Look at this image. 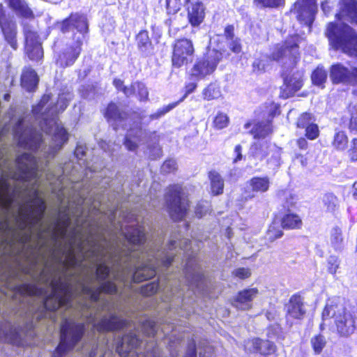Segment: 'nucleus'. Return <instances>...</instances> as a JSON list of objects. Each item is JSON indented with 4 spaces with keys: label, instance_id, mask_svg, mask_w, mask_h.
Returning a JSON list of instances; mask_svg holds the SVG:
<instances>
[{
    "label": "nucleus",
    "instance_id": "50",
    "mask_svg": "<svg viewBox=\"0 0 357 357\" xmlns=\"http://www.w3.org/2000/svg\"><path fill=\"white\" fill-rule=\"evenodd\" d=\"M280 197H284L285 202L284 203V207L287 208L294 206L296 203V197L289 191L282 192L279 195Z\"/></svg>",
    "mask_w": 357,
    "mask_h": 357
},
{
    "label": "nucleus",
    "instance_id": "41",
    "mask_svg": "<svg viewBox=\"0 0 357 357\" xmlns=\"http://www.w3.org/2000/svg\"><path fill=\"white\" fill-rule=\"evenodd\" d=\"M327 77L326 72L322 68L318 67L312 74V83L317 86H322Z\"/></svg>",
    "mask_w": 357,
    "mask_h": 357
},
{
    "label": "nucleus",
    "instance_id": "39",
    "mask_svg": "<svg viewBox=\"0 0 357 357\" xmlns=\"http://www.w3.org/2000/svg\"><path fill=\"white\" fill-rule=\"evenodd\" d=\"M229 119L227 114L222 112H218L213 119V127L218 130L223 129L229 125Z\"/></svg>",
    "mask_w": 357,
    "mask_h": 357
},
{
    "label": "nucleus",
    "instance_id": "9",
    "mask_svg": "<svg viewBox=\"0 0 357 357\" xmlns=\"http://www.w3.org/2000/svg\"><path fill=\"white\" fill-rule=\"evenodd\" d=\"M300 43L299 36H291L283 43L275 47L271 58L282 63L284 68H293L299 60L298 44Z\"/></svg>",
    "mask_w": 357,
    "mask_h": 357
},
{
    "label": "nucleus",
    "instance_id": "38",
    "mask_svg": "<svg viewBox=\"0 0 357 357\" xmlns=\"http://www.w3.org/2000/svg\"><path fill=\"white\" fill-rule=\"evenodd\" d=\"M348 143L347 135L343 131H338L335 134L333 144L337 150H344Z\"/></svg>",
    "mask_w": 357,
    "mask_h": 357
},
{
    "label": "nucleus",
    "instance_id": "20",
    "mask_svg": "<svg viewBox=\"0 0 357 357\" xmlns=\"http://www.w3.org/2000/svg\"><path fill=\"white\" fill-rule=\"evenodd\" d=\"M259 294L258 289L256 288H250L244 289L238 292L232 301L234 307L238 310H247L252 307L253 300Z\"/></svg>",
    "mask_w": 357,
    "mask_h": 357
},
{
    "label": "nucleus",
    "instance_id": "62",
    "mask_svg": "<svg viewBox=\"0 0 357 357\" xmlns=\"http://www.w3.org/2000/svg\"><path fill=\"white\" fill-rule=\"evenodd\" d=\"M196 88H197V84H195V83H190V84H187L185 86V95L177 102L178 103L180 102H182L187 97V96L188 94L191 93L192 92H193Z\"/></svg>",
    "mask_w": 357,
    "mask_h": 357
},
{
    "label": "nucleus",
    "instance_id": "15",
    "mask_svg": "<svg viewBox=\"0 0 357 357\" xmlns=\"http://www.w3.org/2000/svg\"><path fill=\"white\" fill-rule=\"evenodd\" d=\"M317 10L316 0H298L293 10L298 20L307 26H310L314 21Z\"/></svg>",
    "mask_w": 357,
    "mask_h": 357
},
{
    "label": "nucleus",
    "instance_id": "13",
    "mask_svg": "<svg viewBox=\"0 0 357 357\" xmlns=\"http://www.w3.org/2000/svg\"><path fill=\"white\" fill-rule=\"evenodd\" d=\"M255 151L252 152L251 160H254V164L257 165V161L262 160L265 157H268L267 163L273 168L278 167L280 165L281 149L275 145H268L266 142L261 144H255Z\"/></svg>",
    "mask_w": 357,
    "mask_h": 357
},
{
    "label": "nucleus",
    "instance_id": "12",
    "mask_svg": "<svg viewBox=\"0 0 357 357\" xmlns=\"http://www.w3.org/2000/svg\"><path fill=\"white\" fill-rule=\"evenodd\" d=\"M222 59V53L211 50L206 56L199 59L192 68L191 76L197 79H203L213 73Z\"/></svg>",
    "mask_w": 357,
    "mask_h": 357
},
{
    "label": "nucleus",
    "instance_id": "56",
    "mask_svg": "<svg viewBox=\"0 0 357 357\" xmlns=\"http://www.w3.org/2000/svg\"><path fill=\"white\" fill-rule=\"evenodd\" d=\"M176 169V162L174 160L172 159L166 160L161 167V171L165 174L173 172Z\"/></svg>",
    "mask_w": 357,
    "mask_h": 357
},
{
    "label": "nucleus",
    "instance_id": "21",
    "mask_svg": "<svg viewBox=\"0 0 357 357\" xmlns=\"http://www.w3.org/2000/svg\"><path fill=\"white\" fill-rule=\"evenodd\" d=\"M7 175L2 173L0 178V206L6 211H9L13 202V197L10 194V185L7 181Z\"/></svg>",
    "mask_w": 357,
    "mask_h": 357
},
{
    "label": "nucleus",
    "instance_id": "36",
    "mask_svg": "<svg viewBox=\"0 0 357 357\" xmlns=\"http://www.w3.org/2000/svg\"><path fill=\"white\" fill-rule=\"evenodd\" d=\"M105 115L108 119L116 121H121L124 119L126 116V113L121 112L117 106L114 103H111L108 105Z\"/></svg>",
    "mask_w": 357,
    "mask_h": 357
},
{
    "label": "nucleus",
    "instance_id": "34",
    "mask_svg": "<svg viewBox=\"0 0 357 357\" xmlns=\"http://www.w3.org/2000/svg\"><path fill=\"white\" fill-rule=\"evenodd\" d=\"M202 95L206 100L217 99L221 96L220 88L217 84L211 83L203 90Z\"/></svg>",
    "mask_w": 357,
    "mask_h": 357
},
{
    "label": "nucleus",
    "instance_id": "28",
    "mask_svg": "<svg viewBox=\"0 0 357 357\" xmlns=\"http://www.w3.org/2000/svg\"><path fill=\"white\" fill-rule=\"evenodd\" d=\"M38 82V77L36 72L31 68H25L21 77V85L27 91L33 90Z\"/></svg>",
    "mask_w": 357,
    "mask_h": 357
},
{
    "label": "nucleus",
    "instance_id": "57",
    "mask_svg": "<svg viewBox=\"0 0 357 357\" xmlns=\"http://www.w3.org/2000/svg\"><path fill=\"white\" fill-rule=\"evenodd\" d=\"M210 210V204L207 202L199 203L196 207L195 213L199 218L204 216Z\"/></svg>",
    "mask_w": 357,
    "mask_h": 357
},
{
    "label": "nucleus",
    "instance_id": "32",
    "mask_svg": "<svg viewBox=\"0 0 357 357\" xmlns=\"http://www.w3.org/2000/svg\"><path fill=\"white\" fill-rule=\"evenodd\" d=\"M302 220L301 218L294 213H287L281 220V226L283 229H296L301 227Z\"/></svg>",
    "mask_w": 357,
    "mask_h": 357
},
{
    "label": "nucleus",
    "instance_id": "6",
    "mask_svg": "<svg viewBox=\"0 0 357 357\" xmlns=\"http://www.w3.org/2000/svg\"><path fill=\"white\" fill-rule=\"evenodd\" d=\"M85 326L73 319H66L61 327V341L52 357H66L68 352L81 342Z\"/></svg>",
    "mask_w": 357,
    "mask_h": 357
},
{
    "label": "nucleus",
    "instance_id": "47",
    "mask_svg": "<svg viewBox=\"0 0 357 357\" xmlns=\"http://www.w3.org/2000/svg\"><path fill=\"white\" fill-rule=\"evenodd\" d=\"M340 261L337 257L331 256L327 261L328 272L332 275H335L339 267Z\"/></svg>",
    "mask_w": 357,
    "mask_h": 357
},
{
    "label": "nucleus",
    "instance_id": "27",
    "mask_svg": "<svg viewBox=\"0 0 357 357\" xmlns=\"http://www.w3.org/2000/svg\"><path fill=\"white\" fill-rule=\"evenodd\" d=\"M270 183V178L268 176H255L248 182V187L250 188L253 192L264 193L268 190Z\"/></svg>",
    "mask_w": 357,
    "mask_h": 357
},
{
    "label": "nucleus",
    "instance_id": "26",
    "mask_svg": "<svg viewBox=\"0 0 357 357\" xmlns=\"http://www.w3.org/2000/svg\"><path fill=\"white\" fill-rule=\"evenodd\" d=\"M347 241L342 234V229L338 227L332 228L330 234V244L337 252H341L345 248Z\"/></svg>",
    "mask_w": 357,
    "mask_h": 357
},
{
    "label": "nucleus",
    "instance_id": "33",
    "mask_svg": "<svg viewBox=\"0 0 357 357\" xmlns=\"http://www.w3.org/2000/svg\"><path fill=\"white\" fill-rule=\"evenodd\" d=\"M209 178L213 194L220 195L222 193L224 182L220 175L215 172H211L209 173Z\"/></svg>",
    "mask_w": 357,
    "mask_h": 357
},
{
    "label": "nucleus",
    "instance_id": "24",
    "mask_svg": "<svg viewBox=\"0 0 357 357\" xmlns=\"http://www.w3.org/2000/svg\"><path fill=\"white\" fill-rule=\"evenodd\" d=\"M288 315L294 319H302L305 314L303 302L301 296H293L287 306Z\"/></svg>",
    "mask_w": 357,
    "mask_h": 357
},
{
    "label": "nucleus",
    "instance_id": "64",
    "mask_svg": "<svg viewBox=\"0 0 357 357\" xmlns=\"http://www.w3.org/2000/svg\"><path fill=\"white\" fill-rule=\"evenodd\" d=\"M185 357H196L195 345L194 342L189 344Z\"/></svg>",
    "mask_w": 357,
    "mask_h": 357
},
{
    "label": "nucleus",
    "instance_id": "17",
    "mask_svg": "<svg viewBox=\"0 0 357 357\" xmlns=\"http://www.w3.org/2000/svg\"><path fill=\"white\" fill-rule=\"evenodd\" d=\"M0 26L6 40L14 50H16L17 47L16 24L14 21L6 17L1 3H0Z\"/></svg>",
    "mask_w": 357,
    "mask_h": 357
},
{
    "label": "nucleus",
    "instance_id": "25",
    "mask_svg": "<svg viewBox=\"0 0 357 357\" xmlns=\"http://www.w3.org/2000/svg\"><path fill=\"white\" fill-rule=\"evenodd\" d=\"M351 132H357V106L350 105L341 119Z\"/></svg>",
    "mask_w": 357,
    "mask_h": 357
},
{
    "label": "nucleus",
    "instance_id": "5",
    "mask_svg": "<svg viewBox=\"0 0 357 357\" xmlns=\"http://www.w3.org/2000/svg\"><path fill=\"white\" fill-rule=\"evenodd\" d=\"M60 29L63 33L73 31L75 29L77 31L74 36V43L60 54L56 60L57 65L66 67L72 65L80 54L84 33L88 29L86 18L83 15L73 14L60 24Z\"/></svg>",
    "mask_w": 357,
    "mask_h": 357
},
{
    "label": "nucleus",
    "instance_id": "43",
    "mask_svg": "<svg viewBox=\"0 0 357 357\" xmlns=\"http://www.w3.org/2000/svg\"><path fill=\"white\" fill-rule=\"evenodd\" d=\"M137 42L138 47L142 51H147L149 47L151 46V42L149 40L148 32L146 31H140L137 36Z\"/></svg>",
    "mask_w": 357,
    "mask_h": 357
},
{
    "label": "nucleus",
    "instance_id": "53",
    "mask_svg": "<svg viewBox=\"0 0 357 357\" xmlns=\"http://www.w3.org/2000/svg\"><path fill=\"white\" fill-rule=\"evenodd\" d=\"M45 202L42 199H38L37 200V206L36 208L37 215L35 217V220L36 223L41 222L45 211Z\"/></svg>",
    "mask_w": 357,
    "mask_h": 357
},
{
    "label": "nucleus",
    "instance_id": "30",
    "mask_svg": "<svg viewBox=\"0 0 357 357\" xmlns=\"http://www.w3.org/2000/svg\"><path fill=\"white\" fill-rule=\"evenodd\" d=\"M144 132L141 129H131L126 137L124 144L130 151H134L142 141Z\"/></svg>",
    "mask_w": 357,
    "mask_h": 357
},
{
    "label": "nucleus",
    "instance_id": "31",
    "mask_svg": "<svg viewBox=\"0 0 357 357\" xmlns=\"http://www.w3.org/2000/svg\"><path fill=\"white\" fill-rule=\"evenodd\" d=\"M336 17L340 20L347 17L357 24V1L349 0Z\"/></svg>",
    "mask_w": 357,
    "mask_h": 357
},
{
    "label": "nucleus",
    "instance_id": "29",
    "mask_svg": "<svg viewBox=\"0 0 357 357\" xmlns=\"http://www.w3.org/2000/svg\"><path fill=\"white\" fill-rule=\"evenodd\" d=\"M8 4L17 15L26 18L33 17L32 10L24 0H8Z\"/></svg>",
    "mask_w": 357,
    "mask_h": 357
},
{
    "label": "nucleus",
    "instance_id": "51",
    "mask_svg": "<svg viewBox=\"0 0 357 357\" xmlns=\"http://www.w3.org/2000/svg\"><path fill=\"white\" fill-rule=\"evenodd\" d=\"M261 7L277 8L284 5V0H255Z\"/></svg>",
    "mask_w": 357,
    "mask_h": 357
},
{
    "label": "nucleus",
    "instance_id": "63",
    "mask_svg": "<svg viewBox=\"0 0 357 357\" xmlns=\"http://www.w3.org/2000/svg\"><path fill=\"white\" fill-rule=\"evenodd\" d=\"M122 92L127 96L129 97L136 93V88L133 87V84L130 86H123Z\"/></svg>",
    "mask_w": 357,
    "mask_h": 357
},
{
    "label": "nucleus",
    "instance_id": "23",
    "mask_svg": "<svg viewBox=\"0 0 357 357\" xmlns=\"http://www.w3.org/2000/svg\"><path fill=\"white\" fill-rule=\"evenodd\" d=\"M302 74L301 73H294L291 77L286 76L284 77V86L282 90L285 92V96L289 97L298 91L303 86Z\"/></svg>",
    "mask_w": 357,
    "mask_h": 357
},
{
    "label": "nucleus",
    "instance_id": "14",
    "mask_svg": "<svg viewBox=\"0 0 357 357\" xmlns=\"http://www.w3.org/2000/svg\"><path fill=\"white\" fill-rule=\"evenodd\" d=\"M194 47L188 39L178 40L174 46L172 65L180 68L191 62L193 59Z\"/></svg>",
    "mask_w": 357,
    "mask_h": 357
},
{
    "label": "nucleus",
    "instance_id": "54",
    "mask_svg": "<svg viewBox=\"0 0 357 357\" xmlns=\"http://www.w3.org/2000/svg\"><path fill=\"white\" fill-rule=\"evenodd\" d=\"M177 105H178V102H173V103L169 104L168 105L159 109L157 112H155L150 116L151 120L157 119L160 118V116H162V115L169 112L170 110H172L175 107H176Z\"/></svg>",
    "mask_w": 357,
    "mask_h": 357
},
{
    "label": "nucleus",
    "instance_id": "4",
    "mask_svg": "<svg viewBox=\"0 0 357 357\" xmlns=\"http://www.w3.org/2000/svg\"><path fill=\"white\" fill-rule=\"evenodd\" d=\"M326 35L333 48L357 57V35L350 26L342 22L337 24L329 23ZM331 77L335 83H357V68L350 71L341 64L333 65L331 69Z\"/></svg>",
    "mask_w": 357,
    "mask_h": 357
},
{
    "label": "nucleus",
    "instance_id": "58",
    "mask_svg": "<svg viewBox=\"0 0 357 357\" xmlns=\"http://www.w3.org/2000/svg\"><path fill=\"white\" fill-rule=\"evenodd\" d=\"M158 284L153 282L149 283L144 288L143 293L148 296L153 294L158 291Z\"/></svg>",
    "mask_w": 357,
    "mask_h": 357
},
{
    "label": "nucleus",
    "instance_id": "55",
    "mask_svg": "<svg viewBox=\"0 0 357 357\" xmlns=\"http://www.w3.org/2000/svg\"><path fill=\"white\" fill-rule=\"evenodd\" d=\"M319 135V128L317 124L313 123L305 128V136L310 140L315 139Z\"/></svg>",
    "mask_w": 357,
    "mask_h": 357
},
{
    "label": "nucleus",
    "instance_id": "3",
    "mask_svg": "<svg viewBox=\"0 0 357 357\" xmlns=\"http://www.w3.org/2000/svg\"><path fill=\"white\" fill-rule=\"evenodd\" d=\"M130 227L131 231L124 232L129 245L126 261L130 262L135 268L132 275L133 281L140 282L155 275L159 261L168 266L174 261V257L169 252L162 257L161 254L155 253L153 250L146 251L144 230L139 227Z\"/></svg>",
    "mask_w": 357,
    "mask_h": 357
},
{
    "label": "nucleus",
    "instance_id": "44",
    "mask_svg": "<svg viewBox=\"0 0 357 357\" xmlns=\"http://www.w3.org/2000/svg\"><path fill=\"white\" fill-rule=\"evenodd\" d=\"M326 339L321 335H316L311 340V344L316 354H320L321 352L322 349L326 346Z\"/></svg>",
    "mask_w": 357,
    "mask_h": 357
},
{
    "label": "nucleus",
    "instance_id": "48",
    "mask_svg": "<svg viewBox=\"0 0 357 357\" xmlns=\"http://www.w3.org/2000/svg\"><path fill=\"white\" fill-rule=\"evenodd\" d=\"M133 87L136 88V92L140 100H146L148 99L149 92L143 83L135 82L133 83Z\"/></svg>",
    "mask_w": 357,
    "mask_h": 357
},
{
    "label": "nucleus",
    "instance_id": "10",
    "mask_svg": "<svg viewBox=\"0 0 357 357\" xmlns=\"http://www.w3.org/2000/svg\"><path fill=\"white\" fill-rule=\"evenodd\" d=\"M32 323H12L3 320L0 323V341L9 342L16 345H23L24 338L31 333Z\"/></svg>",
    "mask_w": 357,
    "mask_h": 357
},
{
    "label": "nucleus",
    "instance_id": "46",
    "mask_svg": "<svg viewBox=\"0 0 357 357\" xmlns=\"http://www.w3.org/2000/svg\"><path fill=\"white\" fill-rule=\"evenodd\" d=\"M324 202L329 211H334L337 206V199L333 194H326L324 197Z\"/></svg>",
    "mask_w": 357,
    "mask_h": 357
},
{
    "label": "nucleus",
    "instance_id": "61",
    "mask_svg": "<svg viewBox=\"0 0 357 357\" xmlns=\"http://www.w3.org/2000/svg\"><path fill=\"white\" fill-rule=\"evenodd\" d=\"M231 41L229 42V47L230 49L235 53H238L241 52V46L239 43V41L236 39V40H230Z\"/></svg>",
    "mask_w": 357,
    "mask_h": 357
},
{
    "label": "nucleus",
    "instance_id": "7",
    "mask_svg": "<svg viewBox=\"0 0 357 357\" xmlns=\"http://www.w3.org/2000/svg\"><path fill=\"white\" fill-rule=\"evenodd\" d=\"M331 317H334L337 331L341 336L347 337L354 333L356 328V321L342 304L334 303L333 301L326 304L322 318L325 320Z\"/></svg>",
    "mask_w": 357,
    "mask_h": 357
},
{
    "label": "nucleus",
    "instance_id": "19",
    "mask_svg": "<svg viewBox=\"0 0 357 357\" xmlns=\"http://www.w3.org/2000/svg\"><path fill=\"white\" fill-rule=\"evenodd\" d=\"M139 344V339L135 332L124 335L116 346V351L121 357L134 356L137 354L136 349Z\"/></svg>",
    "mask_w": 357,
    "mask_h": 357
},
{
    "label": "nucleus",
    "instance_id": "37",
    "mask_svg": "<svg viewBox=\"0 0 357 357\" xmlns=\"http://www.w3.org/2000/svg\"><path fill=\"white\" fill-rule=\"evenodd\" d=\"M272 130L269 123H260L255 125L252 130L255 138H264L271 132Z\"/></svg>",
    "mask_w": 357,
    "mask_h": 357
},
{
    "label": "nucleus",
    "instance_id": "22",
    "mask_svg": "<svg viewBox=\"0 0 357 357\" xmlns=\"http://www.w3.org/2000/svg\"><path fill=\"white\" fill-rule=\"evenodd\" d=\"M188 17L192 26H198L205 17V8L202 3H192L188 9Z\"/></svg>",
    "mask_w": 357,
    "mask_h": 357
},
{
    "label": "nucleus",
    "instance_id": "16",
    "mask_svg": "<svg viewBox=\"0 0 357 357\" xmlns=\"http://www.w3.org/2000/svg\"><path fill=\"white\" fill-rule=\"evenodd\" d=\"M51 284L52 287L53 296L55 299V303L52 307H50L49 306L50 299L48 298L45 303V307L52 310H56L60 307L71 308L75 303V301L73 299V293L71 288L68 287H62V292L60 294L57 291L58 287L56 285L53 283Z\"/></svg>",
    "mask_w": 357,
    "mask_h": 357
},
{
    "label": "nucleus",
    "instance_id": "2",
    "mask_svg": "<svg viewBox=\"0 0 357 357\" xmlns=\"http://www.w3.org/2000/svg\"><path fill=\"white\" fill-rule=\"evenodd\" d=\"M71 99L70 93L61 94L56 105L53 102L49 103L50 96L45 95L40 102L33 107V114L38 121L43 132L52 135V144L48 150L44 147L42 134L36 128L30 127L24 129V121L18 122L14 128L15 138L18 141L20 146L33 152H44L43 155H54L68 140V134L62 125L56 119L57 112L63 111Z\"/></svg>",
    "mask_w": 357,
    "mask_h": 357
},
{
    "label": "nucleus",
    "instance_id": "52",
    "mask_svg": "<svg viewBox=\"0 0 357 357\" xmlns=\"http://www.w3.org/2000/svg\"><path fill=\"white\" fill-rule=\"evenodd\" d=\"M259 344V339L258 338L248 340L245 342L244 349L247 352L256 353L258 351Z\"/></svg>",
    "mask_w": 357,
    "mask_h": 357
},
{
    "label": "nucleus",
    "instance_id": "49",
    "mask_svg": "<svg viewBox=\"0 0 357 357\" xmlns=\"http://www.w3.org/2000/svg\"><path fill=\"white\" fill-rule=\"evenodd\" d=\"M31 51H26L28 57L33 61H38L43 56V51L41 45H36L31 48Z\"/></svg>",
    "mask_w": 357,
    "mask_h": 357
},
{
    "label": "nucleus",
    "instance_id": "1",
    "mask_svg": "<svg viewBox=\"0 0 357 357\" xmlns=\"http://www.w3.org/2000/svg\"><path fill=\"white\" fill-rule=\"evenodd\" d=\"M106 240L99 243L92 232L84 238L80 237L77 243V249L84 259L93 258L96 264V275L100 283V287L96 290L90 287L83 285L82 292L89 298V303L79 305V310L81 316L84 317L89 324H91L93 330L99 332L116 331L127 327V321L116 315L112 312H107L104 314H98L93 308L98 305L99 300L102 299V293L114 294L117 292L116 285L114 282L107 280L109 277V267L105 264L104 257L107 251L105 245Z\"/></svg>",
    "mask_w": 357,
    "mask_h": 357
},
{
    "label": "nucleus",
    "instance_id": "45",
    "mask_svg": "<svg viewBox=\"0 0 357 357\" xmlns=\"http://www.w3.org/2000/svg\"><path fill=\"white\" fill-rule=\"evenodd\" d=\"M314 120L313 116L310 113L303 114L298 119L297 126L301 128H307L308 126H311L314 123Z\"/></svg>",
    "mask_w": 357,
    "mask_h": 357
},
{
    "label": "nucleus",
    "instance_id": "11",
    "mask_svg": "<svg viewBox=\"0 0 357 357\" xmlns=\"http://www.w3.org/2000/svg\"><path fill=\"white\" fill-rule=\"evenodd\" d=\"M165 201L174 220H181L185 217L188 202L180 185H174L169 187L165 195Z\"/></svg>",
    "mask_w": 357,
    "mask_h": 357
},
{
    "label": "nucleus",
    "instance_id": "35",
    "mask_svg": "<svg viewBox=\"0 0 357 357\" xmlns=\"http://www.w3.org/2000/svg\"><path fill=\"white\" fill-rule=\"evenodd\" d=\"M25 34V51H31V48L35 46L41 45L38 40V36L36 32L30 29H26L24 31Z\"/></svg>",
    "mask_w": 357,
    "mask_h": 357
},
{
    "label": "nucleus",
    "instance_id": "42",
    "mask_svg": "<svg viewBox=\"0 0 357 357\" xmlns=\"http://www.w3.org/2000/svg\"><path fill=\"white\" fill-rule=\"evenodd\" d=\"M282 235L283 232L280 229L279 222L274 221L268 229L266 234L267 238L273 241L278 238H280Z\"/></svg>",
    "mask_w": 357,
    "mask_h": 357
},
{
    "label": "nucleus",
    "instance_id": "59",
    "mask_svg": "<svg viewBox=\"0 0 357 357\" xmlns=\"http://www.w3.org/2000/svg\"><path fill=\"white\" fill-rule=\"evenodd\" d=\"M234 275L241 278V279H245L248 278L250 275V271L248 268H240L234 271Z\"/></svg>",
    "mask_w": 357,
    "mask_h": 357
},
{
    "label": "nucleus",
    "instance_id": "18",
    "mask_svg": "<svg viewBox=\"0 0 357 357\" xmlns=\"http://www.w3.org/2000/svg\"><path fill=\"white\" fill-rule=\"evenodd\" d=\"M185 278L188 285L192 289H200L204 282V275L197 261L190 260L186 264Z\"/></svg>",
    "mask_w": 357,
    "mask_h": 357
},
{
    "label": "nucleus",
    "instance_id": "60",
    "mask_svg": "<svg viewBox=\"0 0 357 357\" xmlns=\"http://www.w3.org/2000/svg\"><path fill=\"white\" fill-rule=\"evenodd\" d=\"M349 152L351 160L353 161L357 160V139L352 141V146Z\"/></svg>",
    "mask_w": 357,
    "mask_h": 357
},
{
    "label": "nucleus",
    "instance_id": "40",
    "mask_svg": "<svg viewBox=\"0 0 357 357\" xmlns=\"http://www.w3.org/2000/svg\"><path fill=\"white\" fill-rule=\"evenodd\" d=\"M275 350L276 347L273 342L268 340H261L259 339L258 353L261 355H271L275 353Z\"/></svg>",
    "mask_w": 357,
    "mask_h": 357
},
{
    "label": "nucleus",
    "instance_id": "8",
    "mask_svg": "<svg viewBox=\"0 0 357 357\" xmlns=\"http://www.w3.org/2000/svg\"><path fill=\"white\" fill-rule=\"evenodd\" d=\"M15 165L17 172L11 174L13 178L22 181H39L43 167L36 156L25 153L17 157Z\"/></svg>",
    "mask_w": 357,
    "mask_h": 357
}]
</instances>
